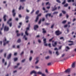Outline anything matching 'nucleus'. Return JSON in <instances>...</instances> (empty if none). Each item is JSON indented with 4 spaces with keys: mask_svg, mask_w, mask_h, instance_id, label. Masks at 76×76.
<instances>
[{
    "mask_svg": "<svg viewBox=\"0 0 76 76\" xmlns=\"http://www.w3.org/2000/svg\"><path fill=\"white\" fill-rule=\"evenodd\" d=\"M29 27H30V24H29L28 27L27 28L26 31L25 32V34H26V35H28L29 34L28 33V30H29Z\"/></svg>",
    "mask_w": 76,
    "mask_h": 76,
    "instance_id": "1",
    "label": "nucleus"
},
{
    "mask_svg": "<svg viewBox=\"0 0 76 76\" xmlns=\"http://www.w3.org/2000/svg\"><path fill=\"white\" fill-rule=\"evenodd\" d=\"M66 3V0H64V2L62 3V4H65V3Z\"/></svg>",
    "mask_w": 76,
    "mask_h": 76,
    "instance_id": "33",
    "label": "nucleus"
},
{
    "mask_svg": "<svg viewBox=\"0 0 76 76\" xmlns=\"http://www.w3.org/2000/svg\"><path fill=\"white\" fill-rule=\"evenodd\" d=\"M36 69H40V68L38 66H36L35 67Z\"/></svg>",
    "mask_w": 76,
    "mask_h": 76,
    "instance_id": "38",
    "label": "nucleus"
},
{
    "mask_svg": "<svg viewBox=\"0 0 76 76\" xmlns=\"http://www.w3.org/2000/svg\"><path fill=\"white\" fill-rule=\"evenodd\" d=\"M26 37V35H24L23 36V38H25V40H27L28 39L27 38V37Z\"/></svg>",
    "mask_w": 76,
    "mask_h": 76,
    "instance_id": "22",
    "label": "nucleus"
},
{
    "mask_svg": "<svg viewBox=\"0 0 76 76\" xmlns=\"http://www.w3.org/2000/svg\"><path fill=\"white\" fill-rule=\"evenodd\" d=\"M25 1V0H20V1L21 2H23V1Z\"/></svg>",
    "mask_w": 76,
    "mask_h": 76,
    "instance_id": "39",
    "label": "nucleus"
},
{
    "mask_svg": "<svg viewBox=\"0 0 76 76\" xmlns=\"http://www.w3.org/2000/svg\"><path fill=\"white\" fill-rule=\"evenodd\" d=\"M15 9H13L12 10V13L13 14V16L14 17H15V15H16V13H15Z\"/></svg>",
    "mask_w": 76,
    "mask_h": 76,
    "instance_id": "10",
    "label": "nucleus"
},
{
    "mask_svg": "<svg viewBox=\"0 0 76 76\" xmlns=\"http://www.w3.org/2000/svg\"><path fill=\"white\" fill-rule=\"evenodd\" d=\"M57 42H55L54 43V44L53 43L52 45L53 46V47H56V45H57Z\"/></svg>",
    "mask_w": 76,
    "mask_h": 76,
    "instance_id": "16",
    "label": "nucleus"
},
{
    "mask_svg": "<svg viewBox=\"0 0 76 76\" xmlns=\"http://www.w3.org/2000/svg\"><path fill=\"white\" fill-rule=\"evenodd\" d=\"M58 13V12H55L53 13V14L55 15L56 14H57Z\"/></svg>",
    "mask_w": 76,
    "mask_h": 76,
    "instance_id": "25",
    "label": "nucleus"
},
{
    "mask_svg": "<svg viewBox=\"0 0 76 76\" xmlns=\"http://www.w3.org/2000/svg\"><path fill=\"white\" fill-rule=\"evenodd\" d=\"M54 25L53 24L51 26V28H53V27H54Z\"/></svg>",
    "mask_w": 76,
    "mask_h": 76,
    "instance_id": "52",
    "label": "nucleus"
},
{
    "mask_svg": "<svg viewBox=\"0 0 76 76\" xmlns=\"http://www.w3.org/2000/svg\"><path fill=\"white\" fill-rule=\"evenodd\" d=\"M34 10H33L31 12V14H32V13H34Z\"/></svg>",
    "mask_w": 76,
    "mask_h": 76,
    "instance_id": "43",
    "label": "nucleus"
},
{
    "mask_svg": "<svg viewBox=\"0 0 76 76\" xmlns=\"http://www.w3.org/2000/svg\"><path fill=\"white\" fill-rule=\"evenodd\" d=\"M41 20H40L39 21V24H40L41 23Z\"/></svg>",
    "mask_w": 76,
    "mask_h": 76,
    "instance_id": "48",
    "label": "nucleus"
},
{
    "mask_svg": "<svg viewBox=\"0 0 76 76\" xmlns=\"http://www.w3.org/2000/svg\"><path fill=\"white\" fill-rule=\"evenodd\" d=\"M73 43H72L71 44H69V46L72 45H73Z\"/></svg>",
    "mask_w": 76,
    "mask_h": 76,
    "instance_id": "47",
    "label": "nucleus"
},
{
    "mask_svg": "<svg viewBox=\"0 0 76 76\" xmlns=\"http://www.w3.org/2000/svg\"><path fill=\"white\" fill-rule=\"evenodd\" d=\"M49 53L50 54H51V53H52V52L50 50H49Z\"/></svg>",
    "mask_w": 76,
    "mask_h": 76,
    "instance_id": "59",
    "label": "nucleus"
},
{
    "mask_svg": "<svg viewBox=\"0 0 76 76\" xmlns=\"http://www.w3.org/2000/svg\"><path fill=\"white\" fill-rule=\"evenodd\" d=\"M45 72L46 73H48V70H47V69H46L45 70Z\"/></svg>",
    "mask_w": 76,
    "mask_h": 76,
    "instance_id": "58",
    "label": "nucleus"
},
{
    "mask_svg": "<svg viewBox=\"0 0 76 76\" xmlns=\"http://www.w3.org/2000/svg\"><path fill=\"white\" fill-rule=\"evenodd\" d=\"M65 73H69L70 72V69H68L67 70H66L65 71Z\"/></svg>",
    "mask_w": 76,
    "mask_h": 76,
    "instance_id": "7",
    "label": "nucleus"
},
{
    "mask_svg": "<svg viewBox=\"0 0 76 76\" xmlns=\"http://www.w3.org/2000/svg\"><path fill=\"white\" fill-rule=\"evenodd\" d=\"M49 56H47L45 57L46 59H48L49 58Z\"/></svg>",
    "mask_w": 76,
    "mask_h": 76,
    "instance_id": "46",
    "label": "nucleus"
},
{
    "mask_svg": "<svg viewBox=\"0 0 76 76\" xmlns=\"http://www.w3.org/2000/svg\"><path fill=\"white\" fill-rule=\"evenodd\" d=\"M56 34L57 35H58L61 34V32H60L59 31H57L56 32Z\"/></svg>",
    "mask_w": 76,
    "mask_h": 76,
    "instance_id": "5",
    "label": "nucleus"
},
{
    "mask_svg": "<svg viewBox=\"0 0 76 76\" xmlns=\"http://www.w3.org/2000/svg\"><path fill=\"white\" fill-rule=\"evenodd\" d=\"M60 39H63V37H61L60 38Z\"/></svg>",
    "mask_w": 76,
    "mask_h": 76,
    "instance_id": "56",
    "label": "nucleus"
},
{
    "mask_svg": "<svg viewBox=\"0 0 76 76\" xmlns=\"http://www.w3.org/2000/svg\"><path fill=\"white\" fill-rule=\"evenodd\" d=\"M38 28V26L37 25H36L34 26V30H36Z\"/></svg>",
    "mask_w": 76,
    "mask_h": 76,
    "instance_id": "11",
    "label": "nucleus"
},
{
    "mask_svg": "<svg viewBox=\"0 0 76 76\" xmlns=\"http://www.w3.org/2000/svg\"><path fill=\"white\" fill-rule=\"evenodd\" d=\"M68 6V4H66L65 5H64V7H67Z\"/></svg>",
    "mask_w": 76,
    "mask_h": 76,
    "instance_id": "35",
    "label": "nucleus"
},
{
    "mask_svg": "<svg viewBox=\"0 0 76 76\" xmlns=\"http://www.w3.org/2000/svg\"><path fill=\"white\" fill-rule=\"evenodd\" d=\"M53 39V38H52V39H49V41H52V40Z\"/></svg>",
    "mask_w": 76,
    "mask_h": 76,
    "instance_id": "49",
    "label": "nucleus"
},
{
    "mask_svg": "<svg viewBox=\"0 0 76 76\" xmlns=\"http://www.w3.org/2000/svg\"><path fill=\"white\" fill-rule=\"evenodd\" d=\"M18 42H20V39H19L18 40Z\"/></svg>",
    "mask_w": 76,
    "mask_h": 76,
    "instance_id": "45",
    "label": "nucleus"
},
{
    "mask_svg": "<svg viewBox=\"0 0 76 76\" xmlns=\"http://www.w3.org/2000/svg\"><path fill=\"white\" fill-rule=\"evenodd\" d=\"M67 27V25L66 24L64 26V28H66Z\"/></svg>",
    "mask_w": 76,
    "mask_h": 76,
    "instance_id": "40",
    "label": "nucleus"
},
{
    "mask_svg": "<svg viewBox=\"0 0 76 76\" xmlns=\"http://www.w3.org/2000/svg\"><path fill=\"white\" fill-rule=\"evenodd\" d=\"M26 10V12H29V10L27 9Z\"/></svg>",
    "mask_w": 76,
    "mask_h": 76,
    "instance_id": "53",
    "label": "nucleus"
},
{
    "mask_svg": "<svg viewBox=\"0 0 76 76\" xmlns=\"http://www.w3.org/2000/svg\"><path fill=\"white\" fill-rule=\"evenodd\" d=\"M58 49L57 48H56L54 49V50H58Z\"/></svg>",
    "mask_w": 76,
    "mask_h": 76,
    "instance_id": "60",
    "label": "nucleus"
},
{
    "mask_svg": "<svg viewBox=\"0 0 76 76\" xmlns=\"http://www.w3.org/2000/svg\"><path fill=\"white\" fill-rule=\"evenodd\" d=\"M11 56H12V54L11 53H10L9 54L8 56V57H7L8 59H9L10 58Z\"/></svg>",
    "mask_w": 76,
    "mask_h": 76,
    "instance_id": "15",
    "label": "nucleus"
},
{
    "mask_svg": "<svg viewBox=\"0 0 76 76\" xmlns=\"http://www.w3.org/2000/svg\"><path fill=\"white\" fill-rule=\"evenodd\" d=\"M25 61V59H24L22 60V62H24V61Z\"/></svg>",
    "mask_w": 76,
    "mask_h": 76,
    "instance_id": "62",
    "label": "nucleus"
},
{
    "mask_svg": "<svg viewBox=\"0 0 76 76\" xmlns=\"http://www.w3.org/2000/svg\"><path fill=\"white\" fill-rule=\"evenodd\" d=\"M62 12L64 14H65L66 13V12L64 11H62Z\"/></svg>",
    "mask_w": 76,
    "mask_h": 76,
    "instance_id": "37",
    "label": "nucleus"
},
{
    "mask_svg": "<svg viewBox=\"0 0 76 76\" xmlns=\"http://www.w3.org/2000/svg\"><path fill=\"white\" fill-rule=\"evenodd\" d=\"M21 8H22V6L20 5L19 8V10H20L21 9Z\"/></svg>",
    "mask_w": 76,
    "mask_h": 76,
    "instance_id": "41",
    "label": "nucleus"
},
{
    "mask_svg": "<svg viewBox=\"0 0 76 76\" xmlns=\"http://www.w3.org/2000/svg\"><path fill=\"white\" fill-rule=\"evenodd\" d=\"M56 1H57V2H58V3H61V2L59 0H56Z\"/></svg>",
    "mask_w": 76,
    "mask_h": 76,
    "instance_id": "32",
    "label": "nucleus"
},
{
    "mask_svg": "<svg viewBox=\"0 0 76 76\" xmlns=\"http://www.w3.org/2000/svg\"><path fill=\"white\" fill-rule=\"evenodd\" d=\"M48 4V5L49 6H50L51 5V4H50V3H49V2H47L46 3V5H47Z\"/></svg>",
    "mask_w": 76,
    "mask_h": 76,
    "instance_id": "23",
    "label": "nucleus"
},
{
    "mask_svg": "<svg viewBox=\"0 0 76 76\" xmlns=\"http://www.w3.org/2000/svg\"><path fill=\"white\" fill-rule=\"evenodd\" d=\"M20 64L19 63H18L17 64V66H15V68H17V67H18V66H19V65Z\"/></svg>",
    "mask_w": 76,
    "mask_h": 76,
    "instance_id": "26",
    "label": "nucleus"
},
{
    "mask_svg": "<svg viewBox=\"0 0 76 76\" xmlns=\"http://www.w3.org/2000/svg\"><path fill=\"white\" fill-rule=\"evenodd\" d=\"M68 2H70V1H72V2H74L75 0H68L67 1Z\"/></svg>",
    "mask_w": 76,
    "mask_h": 76,
    "instance_id": "21",
    "label": "nucleus"
},
{
    "mask_svg": "<svg viewBox=\"0 0 76 76\" xmlns=\"http://www.w3.org/2000/svg\"><path fill=\"white\" fill-rule=\"evenodd\" d=\"M4 42V45H6V44H8L9 42V41H7V40H6V38H5L4 40H3Z\"/></svg>",
    "mask_w": 76,
    "mask_h": 76,
    "instance_id": "2",
    "label": "nucleus"
},
{
    "mask_svg": "<svg viewBox=\"0 0 76 76\" xmlns=\"http://www.w3.org/2000/svg\"><path fill=\"white\" fill-rule=\"evenodd\" d=\"M10 21H12V18H10L9 20L7 22V23H8V24H10V26L11 27L12 26V23H10Z\"/></svg>",
    "mask_w": 76,
    "mask_h": 76,
    "instance_id": "3",
    "label": "nucleus"
},
{
    "mask_svg": "<svg viewBox=\"0 0 76 76\" xmlns=\"http://www.w3.org/2000/svg\"><path fill=\"white\" fill-rule=\"evenodd\" d=\"M9 27L7 26H5L4 28V31H9Z\"/></svg>",
    "mask_w": 76,
    "mask_h": 76,
    "instance_id": "6",
    "label": "nucleus"
},
{
    "mask_svg": "<svg viewBox=\"0 0 76 76\" xmlns=\"http://www.w3.org/2000/svg\"><path fill=\"white\" fill-rule=\"evenodd\" d=\"M45 20V18H42V21H44Z\"/></svg>",
    "mask_w": 76,
    "mask_h": 76,
    "instance_id": "50",
    "label": "nucleus"
},
{
    "mask_svg": "<svg viewBox=\"0 0 76 76\" xmlns=\"http://www.w3.org/2000/svg\"><path fill=\"white\" fill-rule=\"evenodd\" d=\"M41 16V14H39L37 15L35 20L36 22H37L38 21V19H39V16Z\"/></svg>",
    "mask_w": 76,
    "mask_h": 76,
    "instance_id": "4",
    "label": "nucleus"
},
{
    "mask_svg": "<svg viewBox=\"0 0 76 76\" xmlns=\"http://www.w3.org/2000/svg\"><path fill=\"white\" fill-rule=\"evenodd\" d=\"M42 30L43 31V32L44 34H45V33H46V31H45V30L44 29V28H43L42 29Z\"/></svg>",
    "mask_w": 76,
    "mask_h": 76,
    "instance_id": "24",
    "label": "nucleus"
},
{
    "mask_svg": "<svg viewBox=\"0 0 76 76\" xmlns=\"http://www.w3.org/2000/svg\"><path fill=\"white\" fill-rule=\"evenodd\" d=\"M14 55V56H16V55H17V53H15Z\"/></svg>",
    "mask_w": 76,
    "mask_h": 76,
    "instance_id": "61",
    "label": "nucleus"
},
{
    "mask_svg": "<svg viewBox=\"0 0 76 76\" xmlns=\"http://www.w3.org/2000/svg\"><path fill=\"white\" fill-rule=\"evenodd\" d=\"M66 22H67V20H64L62 22V23H66Z\"/></svg>",
    "mask_w": 76,
    "mask_h": 76,
    "instance_id": "30",
    "label": "nucleus"
},
{
    "mask_svg": "<svg viewBox=\"0 0 76 76\" xmlns=\"http://www.w3.org/2000/svg\"><path fill=\"white\" fill-rule=\"evenodd\" d=\"M38 57H37L36 58V60H37V61L35 62V64H37L38 63V61H39V60H38Z\"/></svg>",
    "mask_w": 76,
    "mask_h": 76,
    "instance_id": "19",
    "label": "nucleus"
},
{
    "mask_svg": "<svg viewBox=\"0 0 76 76\" xmlns=\"http://www.w3.org/2000/svg\"><path fill=\"white\" fill-rule=\"evenodd\" d=\"M43 41L44 42V43H45L44 45H45V46H47L48 45V44H47L46 43V39H43Z\"/></svg>",
    "mask_w": 76,
    "mask_h": 76,
    "instance_id": "8",
    "label": "nucleus"
},
{
    "mask_svg": "<svg viewBox=\"0 0 76 76\" xmlns=\"http://www.w3.org/2000/svg\"><path fill=\"white\" fill-rule=\"evenodd\" d=\"M17 60H18V58H14V61H16Z\"/></svg>",
    "mask_w": 76,
    "mask_h": 76,
    "instance_id": "29",
    "label": "nucleus"
},
{
    "mask_svg": "<svg viewBox=\"0 0 76 76\" xmlns=\"http://www.w3.org/2000/svg\"><path fill=\"white\" fill-rule=\"evenodd\" d=\"M23 54V51L20 54L21 56H22V54Z\"/></svg>",
    "mask_w": 76,
    "mask_h": 76,
    "instance_id": "57",
    "label": "nucleus"
},
{
    "mask_svg": "<svg viewBox=\"0 0 76 76\" xmlns=\"http://www.w3.org/2000/svg\"><path fill=\"white\" fill-rule=\"evenodd\" d=\"M56 54H57V55H59V53H58V51H56Z\"/></svg>",
    "mask_w": 76,
    "mask_h": 76,
    "instance_id": "36",
    "label": "nucleus"
},
{
    "mask_svg": "<svg viewBox=\"0 0 76 76\" xmlns=\"http://www.w3.org/2000/svg\"><path fill=\"white\" fill-rule=\"evenodd\" d=\"M72 67H73V68H74V67H75V62H74L72 64Z\"/></svg>",
    "mask_w": 76,
    "mask_h": 76,
    "instance_id": "13",
    "label": "nucleus"
},
{
    "mask_svg": "<svg viewBox=\"0 0 76 76\" xmlns=\"http://www.w3.org/2000/svg\"><path fill=\"white\" fill-rule=\"evenodd\" d=\"M32 57H30L29 58V61H31V60H32Z\"/></svg>",
    "mask_w": 76,
    "mask_h": 76,
    "instance_id": "31",
    "label": "nucleus"
},
{
    "mask_svg": "<svg viewBox=\"0 0 76 76\" xmlns=\"http://www.w3.org/2000/svg\"><path fill=\"white\" fill-rule=\"evenodd\" d=\"M16 32L17 34V35L18 37H19V36H20V34H19L18 33L19 31L17 30L16 31Z\"/></svg>",
    "mask_w": 76,
    "mask_h": 76,
    "instance_id": "12",
    "label": "nucleus"
},
{
    "mask_svg": "<svg viewBox=\"0 0 76 76\" xmlns=\"http://www.w3.org/2000/svg\"><path fill=\"white\" fill-rule=\"evenodd\" d=\"M16 72H17V71L15 70L13 71V73H16Z\"/></svg>",
    "mask_w": 76,
    "mask_h": 76,
    "instance_id": "63",
    "label": "nucleus"
},
{
    "mask_svg": "<svg viewBox=\"0 0 76 76\" xmlns=\"http://www.w3.org/2000/svg\"><path fill=\"white\" fill-rule=\"evenodd\" d=\"M48 66H50L51 65V63H49L48 64Z\"/></svg>",
    "mask_w": 76,
    "mask_h": 76,
    "instance_id": "51",
    "label": "nucleus"
},
{
    "mask_svg": "<svg viewBox=\"0 0 76 76\" xmlns=\"http://www.w3.org/2000/svg\"><path fill=\"white\" fill-rule=\"evenodd\" d=\"M4 24L3 23L2 25V28H1V30H2L3 29V27H4Z\"/></svg>",
    "mask_w": 76,
    "mask_h": 76,
    "instance_id": "27",
    "label": "nucleus"
},
{
    "mask_svg": "<svg viewBox=\"0 0 76 76\" xmlns=\"http://www.w3.org/2000/svg\"><path fill=\"white\" fill-rule=\"evenodd\" d=\"M6 15H4V16L3 18L4 19V21H6Z\"/></svg>",
    "mask_w": 76,
    "mask_h": 76,
    "instance_id": "20",
    "label": "nucleus"
},
{
    "mask_svg": "<svg viewBox=\"0 0 76 76\" xmlns=\"http://www.w3.org/2000/svg\"><path fill=\"white\" fill-rule=\"evenodd\" d=\"M19 18H21V17H22V16H21V15H19Z\"/></svg>",
    "mask_w": 76,
    "mask_h": 76,
    "instance_id": "64",
    "label": "nucleus"
},
{
    "mask_svg": "<svg viewBox=\"0 0 76 76\" xmlns=\"http://www.w3.org/2000/svg\"><path fill=\"white\" fill-rule=\"evenodd\" d=\"M56 9H57V7L54 8L53 9H52V11H54V10H56Z\"/></svg>",
    "mask_w": 76,
    "mask_h": 76,
    "instance_id": "28",
    "label": "nucleus"
},
{
    "mask_svg": "<svg viewBox=\"0 0 76 76\" xmlns=\"http://www.w3.org/2000/svg\"><path fill=\"white\" fill-rule=\"evenodd\" d=\"M48 46L49 47H51V44L50 43L49 44Z\"/></svg>",
    "mask_w": 76,
    "mask_h": 76,
    "instance_id": "55",
    "label": "nucleus"
},
{
    "mask_svg": "<svg viewBox=\"0 0 76 76\" xmlns=\"http://www.w3.org/2000/svg\"><path fill=\"white\" fill-rule=\"evenodd\" d=\"M42 72L41 71H39L38 72H36V74H38V75H42Z\"/></svg>",
    "mask_w": 76,
    "mask_h": 76,
    "instance_id": "17",
    "label": "nucleus"
},
{
    "mask_svg": "<svg viewBox=\"0 0 76 76\" xmlns=\"http://www.w3.org/2000/svg\"><path fill=\"white\" fill-rule=\"evenodd\" d=\"M33 73L37 74V72L35 71H33L30 72V75H32Z\"/></svg>",
    "mask_w": 76,
    "mask_h": 76,
    "instance_id": "9",
    "label": "nucleus"
},
{
    "mask_svg": "<svg viewBox=\"0 0 76 76\" xmlns=\"http://www.w3.org/2000/svg\"><path fill=\"white\" fill-rule=\"evenodd\" d=\"M70 49V48L68 46H66V48H65V50L66 51H67L68 50H69Z\"/></svg>",
    "mask_w": 76,
    "mask_h": 76,
    "instance_id": "14",
    "label": "nucleus"
},
{
    "mask_svg": "<svg viewBox=\"0 0 76 76\" xmlns=\"http://www.w3.org/2000/svg\"><path fill=\"white\" fill-rule=\"evenodd\" d=\"M39 10H37L36 12V14H37V15H38V13H39Z\"/></svg>",
    "mask_w": 76,
    "mask_h": 76,
    "instance_id": "34",
    "label": "nucleus"
},
{
    "mask_svg": "<svg viewBox=\"0 0 76 76\" xmlns=\"http://www.w3.org/2000/svg\"><path fill=\"white\" fill-rule=\"evenodd\" d=\"M48 16H51V14H47L46 15V18H47V17Z\"/></svg>",
    "mask_w": 76,
    "mask_h": 76,
    "instance_id": "18",
    "label": "nucleus"
},
{
    "mask_svg": "<svg viewBox=\"0 0 76 76\" xmlns=\"http://www.w3.org/2000/svg\"><path fill=\"white\" fill-rule=\"evenodd\" d=\"M38 41L39 43H41V41L39 39L38 40Z\"/></svg>",
    "mask_w": 76,
    "mask_h": 76,
    "instance_id": "44",
    "label": "nucleus"
},
{
    "mask_svg": "<svg viewBox=\"0 0 76 76\" xmlns=\"http://www.w3.org/2000/svg\"><path fill=\"white\" fill-rule=\"evenodd\" d=\"M42 76H45V75L42 73Z\"/></svg>",
    "mask_w": 76,
    "mask_h": 76,
    "instance_id": "54",
    "label": "nucleus"
},
{
    "mask_svg": "<svg viewBox=\"0 0 76 76\" xmlns=\"http://www.w3.org/2000/svg\"><path fill=\"white\" fill-rule=\"evenodd\" d=\"M26 19H29V17L27 16L26 18Z\"/></svg>",
    "mask_w": 76,
    "mask_h": 76,
    "instance_id": "42",
    "label": "nucleus"
}]
</instances>
